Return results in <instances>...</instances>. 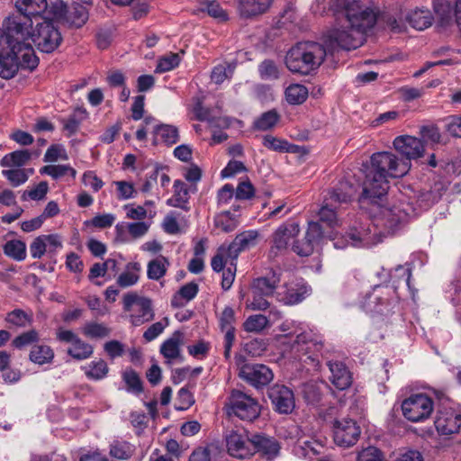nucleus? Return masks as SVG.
Masks as SVG:
<instances>
[{"label": "nucleus", "instance_id": "6e6d98bb", "mask_svg": "<svg viewBox=\"0 0 461 461\" xmlns=\"http://www.w3.org/2000/svg\"><path fill=\"white\" fill-rule=\"evenodd\" d=\"M5 321L15 327L24 328L32 322V318L24 311L15 309L6 315Z\"/></svg>", "mask_w": 461, "mask_h": 461}, {"label": "nucleus", "instance_id": "f3484780", "mask_svg": "<svg viewBox=\"0 0 461 461\" xmlns=\"http://www.w3.org/2000/svg\"><path fill=\"white\" fill-rule=\"evenodd\" d=\"M269 399L274 409L279 413L288 414L295 406L293 391L283 384H275L268 391Z\"/></svg>", "mask_w": 461, "mask_h": 461}, {"label": "nucleus", "instance_id": "7c9ffc66", "mask_svg": "<svg viewBox=\"0 0 461 461\" xmlns=\"http://www.w3.org/2000/svg\"><path fill=\"white\" fill-rule=\"evenodd\" d=\"M19 56L15 53L0 56V77L5 79L14 77L19 69Z\"/></svg>", "mask_w": 461, "mask_h": 461}, {"label": "nucleus", "instance_id": "f03ea898", "mask_svg": "<svg viewBox=\"0 0 461 461\" xmlns=\"http://www.w3.org/2000/svg\"><path fill=\"white\" fill-rule=\"evenodd\" d=\"M411 167L410 161L402 160L392 152L374 153L370 158V164L365 166L361 199L376 203L389 189L388 178L402 177L408 174Z\"/></svg>", "mask_w": 461, "mask_h": 461}, {"label": "nucleus", "instance_id": "4d7b16f0", "mask_svg": "<svg viewBox=\"0 0 461 461\" xmlns=\"http://www.w3.org/2000/svg\"><path fill=\"white\" fill-rule=\"evenodd\" d=\"M258 73L262 80H276L279 77L278 68L270 59H266L258 65Z\"/></svg>", "mask_w": 461, "mask_h": 461}, {"label": "nucleus", "instance_id": "0eeeda50", "mask_svg": "<svg viewBox=\"0 0 461 461\" xmlns=\"http://www.w3.org/2000/svg\"><path fill=\"white\" fill-rule=\"evenodd\" d=\"M31 41L45 53L53 52L62 41L61 33L50 20L36 17Z\"/></svg>", "mask_w": 461, "mask_h": 461}, {"label": "nucleus", "instance_id": "37998d69", "mask_svg": "<svg viewBox=\"0 0 461 461\" xmlns=\"http://www.w3.org/2000/svg\"><path fill=\"white\" fill-rule=\"evenodd\" d=\"M88 19V12L85 6L76 5L68 9L65 20L75 27L83 26Z\"/></svg>", "mask_w": 461, "mask_h": 461}, {"label": "nucleus", "instance_id": "8fccbe9b", "mask_svg": "<svg viewBox=\"0 0 461 461\" xmlns=\"http://www.w3.org/2000/svg\"><path fill=\"white\" fill-rule=\"evenodd\" d=\"M109 454L112 457L126 460L129 459L132 454L133 449L130 443L125 441H113L110 445Z\"/></svg>", "mask_w": 461, "mask_h": 461}, {"label": "nucleus", "instance_id": "f257e3e1", "mask_svg": "<svg viewBox=\"0 0 461 461\" xmlns=\"http://www.w3.org/2000/svg\"><path fill=\"white\" fill-rule=\"evenodd\" d=\"M330 8L336 15L337 25L326 35L329 50L361 46L366 32L376 23L374 9L358 0H332Z\"/></svg>", "mask_w": 461, "mask_h": 461}, {"label": "nucleus", "instance_id": "6ab92c4d", "mask_svg": "<svg viewBox=\"0 0 461 461\" xmlns=\"http://www.w3.org/2000/svg\"><path fill=\"white\" fill-rule=\"evenodd\" d=\"M281 282V274L276 270H269L264 276L255 278L250 289H256L265 295L276 296V288Z\"/></svg>", "mask_w": 461, "mask_h": 461}, {"label": "nucleus", "instance_id": "72a5a7b5", "mask_svg": "<svg viewBox=\"0 0 461 461\" xmlns=\"http://www.w3.org/2000/svg\"><path fill=\"white\" fill-rule=\"evenodd\" d=\"M198 293V285L195 283H188L183 285L173 296L171 304L173 307H183L186 303L193 300Z\"/></svg>", "mask_w": 461, "mask_h": 461}, {"label": "nucleus", "instance_id": "c756f323", "mask_svg": "<svg viewBox=\"0 0 461 461\" xmlns=\"http://www.w3.org/2000/svg\"><path fill=\"white\" fill-rule=\"evenodd\" d=\"M32 154L27 149L15 150L5 155L0 160L3 167H21L31 159Z\"/></svg>", "mask_w": 461, "mask_h": 461}, {"label": "nucleus", "instance_id": "680f3d73", "mask_svg": "<svg viewBox=\"0 0 461 461\" xmlns=\"http://www.w3.org/2000/svg\"><path fill=\"white\" fill-rule=\"evenodd\" d=\"M2 174L14 187H17L24 184L28 180V174L26 169H5L2 171Z\"/></svg>", "mask_w": 461, "mask_h": 461}, {"label": "nucleus", "instance_id": "a878e982", "mask_svg": "<svg viewBox=\"0 0 461 461\" xmlns=\"http://www.w3.org/2000/svg\"><path fill=\"white\" fill-rule=\"evenodd\" d=\"M17 11L24 15L36 20V17H41V14L48 8V0H17Z\"/></svg>", "mask_w": 461, "mask_h": 461}, {"label": "nucleus", "instance_id": "a18cd8bd", "mask_svg": "<svg viewBox=\"0 0 461 461\" xmlns=\"http://www.w3.org/2000/svg\"><path fill=\"white\" fill-rule=\"evenodd\" d=\"M67 352L77 360H84L93 355L94 348L90 344L86 343L82 339H78L68 348Z\"/></svg>", "mask_w": 461, "mask_h": 461}, {"label": "nucleus", "instance_id": "69168bd1", "mask_svg": "<svg viewBox=\"0 0 461 461\" xmlns=\"http://www.w3.org/2000/svg\"><path fill=\"white\" fill-rule=\"evenodd\" d=\"M48 190H49L48 183L45 181H42V182L39 183L36 186L32 188L31 190L24 191L22 195V199L23 200L31 199V200H34V201L42 200L46 196Z\"/></svg>", "mask_w": 461, "mask_h": 461}, {"label": "nucleus", "instance_id": "412c9836", "mask_svg": "<svg viewBox=\"0 0 461 461\" xmlns=\"http://www.w3.org/2000/svg\"><path fill=\"white\" fill-rule=\"evenodd\" d=\"M258 236L256 230H248L237 235L234 240L227 247L228 255L236 258L241 251L256 245Z\"/></svg>", "mask_w": 461, "mask_h": 461}, {"label": "nucleus", "instance_id": "09e8293b", "mask_svg": "<svg viewBox=\"0 0 461 461\" xmlns=\"http://www.w3.org/2000/svg\"><path fill=\"white\" fill-rule=\"evenodd\" d=\"M380 286H375L373 293L368 294L363 302V307L369 312H380V306L387 303V299L383 298L379 294Z\"/></svg>", "mask_w": 461, "mask_h": 461}, {"label": "nucleus", "instance_id": "9d476101", "mask_svg": "<svg viewBox=\"0 0 461 461\" xmlns=\"http://www.w3.org/2000/svg\"><path fill=\"white\" fill-rule=\"evenodd\" d=\"M311 293V288L302 279L285 282L276 292V298L285 305H294L303 302Z\"/></svg>", "mask_w": 461, "mask_h": 461}, {"label": "nucleus", "instance_id": "338daca9", "mask_svg": "<svg viewBox=\"0 0 461 461\" xmlns=\"http://www.w3.org/2000/svg\"><path fill=\"white\" fill-rule=\"evenodd\" d=\"M39 340V333L35 330L23 332L13 340V346L16 348H22Z\"/></svg>", "mask_w": 461, "mask_h": 461}, {"label": "nucleus", "instance_id": "dca6fc26", "mask_svg": "<svg viewBox=\"0 0 461 461\" xmlns=\"http://www.w3.org/2000/svg\"><path fill=\"white\" fill-rule=\"evenodd\" d=\"M393 148L403 156L402 160L417 159L423 157L425 152L424 143L421 140L410 136L402 135L393 140Z\"/></svg>", "mask_w": 461, "mask_h": 461}, {"label": "nucleus", "instance_id": "bf43d9fd", "mask_svg": "<svg viewBox=\"0 0 461 461\" xmlns=\"http://www.w3.org/2000/svg\"><path fill=\"white\" fill-rule=\"evenodd\" d=\"M110 329L101 323L90 322L83 328V333L92 339L105 338L110 335Z\"/></svg>", "mask_w": 461, "mask_h": 461}, {"label": "nucleus", "instance_id": "423d86ee", "mask_svg": "<svg viewBox=\"0 0 461 461\" xmlns=\"http://www.w3.org/2000/svg\"><path fill=\"white\" fill-rule=\"evenodd\" d=\"M226 409L229 416L247 421H253L260 415L258 400L237 389L230 392Z\"/></svg>", "mask_w": 461, "mask_h": 461}, {"label": "nucleus", "instance_id": "ea45409f", "mask_svg": "<svg viewBox=\"0 0 461 461\" xmlns=\"http://www.w3.org/2000/svg\"><path fill=\"white\" fill-rule=\"evenodd\" d=\"M124 229L128 230L130 235L133 239H139L148 232L149 225L144 221H136L129 223L121 222L115 226L117 235L121 236Z\"/></svg>", "mask_w": 461, "mask_h": 461}, {"label": "nucleus", "instance_id": "a19ab883", "mask_svg": "<svg viewBox=\"0 0 461 461\" xmlns=\"http://www.w3.org/2000/svg\"><path fill=\"white\" fill-rule=\"evenodd\" d=\"M270 326L269 319L263 314L249 316L243 322V329L247 332L260 333Z\"/></svg>", "mask_w": 461, "mask_h": 461}, {"label": "nucleus", "instance_id": "4468645a", "mask_svg": "<svg viewBox=\"0 0 461 461\" xmlns=\"http://www.w3.org/2000/svg\"><path fill=\"white\" fill-rule=\"evenodd\" d=\"M360 433V427L351 419H342L335 421L334 441L338 446L349 447L355 445Z\"/></svg>", "mask_w": 461, "mask_h": 461}, {"label": "nucleus", "instance_id": "393cba45", "mask_svg": "<svg viewBox=\"0 0 461 461\" xmlns=\"http://www.w3.org/2000/svg\"><path fill=\"white\" fill-rule=\"evenodd\" d=\"M253 454L255 452H261L267 458L276 456L280 449L278 442L269 437L262 434L252 436Z\"/></svg>", "mask_w": 461, "mask_h": 461}, {"label": "nucleus", "instance_id": "5701e85b", "mask_svg": "<svg viewBox=\"0 0 461 461\" xmlns=\"http://www.w3.org/2000/svg\"><path fill=\"white\" fill-rule=\"evenodd\" d=\"M182 344L183 334L180 331H175L170 338L161 344L160 353L167 359V363L181 357Z\"/></svg>", "mask_w": 461, "mask_h": 461}, {"label": "nucleus", "instance_id": "a211bd4d", "mask_svg": "<svg viewBox=\"0 0 461 461\" xmlns=\"http://www.w3.org/2000/svg\"><path fill=\"white\" fill-rule=\"evenodd\" d=\"M323 339L321 334L313 330H303L297 334L293 348L296 351L307 354L319 352L322 349Z\"/></svg>", "mask_w": 461, "mask_h": 461}, {"label": "nucleus", "instance_id": "4be33fe9", "mask_svg": "<svg viewBox=\"0 0 461 461\" xmlns=\"http://www.w3.org/2000/svg\"><path fill=\"white\" fill-rule=\"evenodd\" d=\"M331 373L330 381L339 390H344L351 384V374L347 366L339 361L328 363Z\"/></svg>", "mask_w": 461, "mask_h": 461}, {"label": "nucleus", "instance_id": "ddd939ff", "mask_svg": "<svg viewBox=\"0 0 461 461\" xmlns=\"http://www.w3.org/2000/svg\"><path fill=\"white\" fill-rule=\"evenodd\" d=\"M228 453L236 458L244 459L253 455L252 438L245 432L231 430L225 436Z\"/></svg>", "mask_w": 461, "mask_h": 461}, {"label": "nucleus", "instance_id": "0e129e2a", "mask_svg": "<svg viewBox=\"0 0 461 461\" xmlns=\"http://www.w3.org/2000/svg\"><path fill=\"white\" fill-rule=\"evenodd\" d=\"M77 113L86 115V111L78 109L73 114H71L68 119L62 120L63 128L66 131H68V135L75 134L77 131L79 125L82 122L83 118L78 116Z\"/></svg>", "mask_w": 461, "mask_h": 461}, {"label": "nucleus", "instance_id": "cd10ccee", "mask_svg": "<svg viewBox=\"0 0 461 461\" xmlns=\"http://www.w3.org/2000/svg\"><path fill=\"white\" fill-rule=\"evenodd\" d=\"M140 264L138 262L129 263L125 270L119 275L116 284L121 288H128L136 285L140 279Z\"/></svg>", "mask_w": 461, "mask_h": 461}, {"label": "nucleus", "instance_id": "4c0bfd02", "mask_svg": "<svg viewBox=\"0 0 461 461\" xmlns=\"http://www.w3.org/2000/svg\"><path fill=\"white\" fill-rule=\"evenodd\" d=\"M54 357V352L47 345H35L31 349L29 358L32 362L38 365L50 363Z\"/></svg>", "mask_w": 461, "mask_h": 461}, {"label": "nucleus", "instance_id": "2eb2a0df", "mask_svg": "<svg viewBox=\"0 0 461 461\" xmlns=\"http://www.w3.org/2000/svg\"><path fill=\"white\" fill-rule=\"evenodd\" d=\"M434 423L439 434L458 433L461 428V412L453 408H442L438 411Z\"/></svg>", "mask_w": 461, "mask_h": 461}, {"label": "nucleus", "instance_id": "49530a36", "mask_svg": "<svg viewBox=\"0 0 461 461\" xmlns=\"http://www.w3.org/2000/svg\"><path fill=\"white\" fill-rule=\"evenodd\" d=\"M268 295L251 289V296L247 300V308L252 311H266L270 309L271 303L267 300Z\"/></svg>", "mask_w": 461, "mask_h": 461}, {"label": "nucleus", "instance_id": "f8f14e48", "mask_svg": "<svg viewBox=\"0 0 461 461\" xmlns=\"http://www.w3.org/2000/svg\"><path fill=\"white\" fill-rule=\"evenodd\" d=\"M239 376L250 385L260 388L268 384L274 378L272 370L262 364H243Z\"/></svg>", "mask_w": 461, "mask_h": 461}, {"label": "nucleus", "instance_id": "9b49d317", "mask_svg": "<svg viewBox=\"0 0 461 461\" xmlns=\"http://www.w3.org/2000/svg\"><path fill=\"white\" fill-rule=\"evenodd\" d=\"M406 216L407 213L398 206L380 207L374 217L373 224L384 230L385 233L391 234L405 221Z\"/></svg>", "mask_w": 461, "mask_h": 461}, {"label": "nucleus", "instance_id": "7ed1b4c3", "mask_svg": "<svg viewBox=\"0 0 461 461\" xmlns=\"http://www.w3.org/2000/svg\"><path fill=\"white\" fill-rule=\"evenodd\" d=\"M326 55L327 50L318 42H299L287 52L285 64L293 73L309 75L321 65Z\"/></svg>", "mask_w": 461, "mask_h": 461}, {"label": "nucleus", "instance_id": "aec40b11", "mask_svg": "<svg viewBox=\"0 0 461 461\" xmlns=\"http://www.w3.org/2000/svg\"><path fill=\"white\" fill-rule=\"evenodd\" d=\"M300 231L297 223L282 224L273 234V246L271 252L283 251L287 249V246L292 239L298 235Z\"/></svg>", "mask_w": 461, "mask_h": 461}, {"label": "nucleus", "instance_id": "e2e57ef3", "mask_svg": "<svg viewBox=\"0 0 461 461\" xmlns=\"http://www.w3.org/2000/svg\"><path fill=\"white\" fill-rule=\"evenodd\" d=\"M169 325V320L167 317H165L163 320L157 321L150 325L143 333V339L147 342H150L154 340L157 337H158L164 330Z\"/></svg>", "mask_w": 461, "mask_h": 461}, {"label": "nucleus", "instance_id": "b1692460", "mask_svg": "<svg viewBox=\"0 0 461 461\" xmlns=\"http://www.w3.org/2000/svg\"><path fill=\"white\" fill-rule=\"evenodd\" d=\"M371 243L369 238V230H357L356 229L351 230L349 233L347 234V238H335L333 245L336 249H344L350 244L354 247L358 246H368Z\"/></svg>", "mask_w": 461, "mask_h": 461}, {"label": "nucleus", "instance_id": "052dcab7", "mask_svg": "<svg viewBox=\"0 0 461 461\" xmlns=\"http://www.w3.org/2000/svg\"><path fill=\"white\" fill-rule=\"evenodd\" d=\"M123 381L127 385V390L134 393L142 392V383L139 375L132 369L126 370L122 375Z\"/></svg>", "mask_w": 461, "mask_h": 461}, {"label": "nucleus", "instance_id": "f704fd0d", "mask_svg": "<svg viewBox=\"0 0 461 461\" xmlns=\"http://www.w3.org/2000/svg\"><path fill=\"white\" fill-rule=\"evenodd\" d=\"M5 255L15 261H23L26 258V244L20 240H11L3 246Z\"/></svg>", "mask_w": 461, "mask_h": 461}, {"label": "nucleus", "instance_id": "473e14b6", "mask_svg": "<svg viewBox=\"0 0 461 461\" xmlns=\"http://www.w3.org/2000/svg\"><path fill=\"white\" fill-rule=\"evenodd\" d=\"M14 53L16 56H19V68L22 67L32 70L39 64V59L30 42H26L24 47L15 48Z\"/></svg>", "mask_w": 461, "mask_h": 461}, {"label": "nucleus", "instance_id": "e433bc0d", "mask_svg": "<svg viewBox=\"0 0 461 461\" xmlns=\"http://www.w3.org/2000/svg\"><path fill=\"white\" fill-rule=\"evenodd\" d=\"M407 20L411 27L421 31L431 25L432 15L427 9H417L407 15Z\"/></svg>", "mask_w": 461, "mask_h": 461}, {"label": "nucleus", "instance_id": "2f4dec72", "mask_svg": "<svg viewBox=\"0 0 461 461\" xmlns=\"http://www.w3.org/2000/svg\"><path fill=\"white\" fill-rule=\"evenodd\" d=\"M168 259L164 256H158L150 260L147 266V276L150 280H159L162 278L169 267Z\"/></svg>", "mask_w": 461, "mask_h": 461}, {"label": "nucleus", "instance_id": "5fc2aeb1", "mask_svg": "<svg viewBox=\"0 0 461 461\" xmlns=\"http://www.w3.org/2000/svg\"><path fill=\"white\" fill-rule=\"evenodd\" d=\"M279 120V115L274 110L264 113L254 122V128L258 131L272 129Z\"/></svg>", "mask_w": 461, "mask_h": 461}, {"label": "nucleus", "instance_id": "c9c22d12", "mask_svg": "<svg viewBox=\"0 0 461 461\" xmlns=\"http://www.w3.org/2000/svg\"><path fill=\"white\" fill-rule=\"evenodd\" d=\"M82 370L88 379L98 381L106 377L109 367L104 359H98L82 366Z\"/></svg>", "mask_w": 461, "mask_h": 461}, {"label": "nucleus", "instance_id": "58836bf2", "mask_svg": "<svg viewBox=\"0 0 461 461\" xmlns=\"http://www.w3.org/2000/svg\"><path fill=\"white\" fill-rule=\"evenodd\" d=\"M154 134L157 138H160L161 140L167 145H173L178 142L179 134L178 130L176 126L169 124H160L154 128Z\"/></svg>", "mask_w": 461, "mask_h": 461}, {"label": "nucleus", "instance_id": "c03bdc74", "mask_svg": "<svg viewBox=\"0 0 461 461\" xmlns=\"http://www.w3.org/2000/svg\"><path fill=\"white\" fill-rule=\"evenodd\" d=\"M308 96L307 88L300 84H293L285 89V99L291 104H303Z\"/></svg>", "mask_w": 461, "mask_h": 461}, {"label": "nucleus", "instance_id": "3c124183", "mask_svg": "<svg viewBox=\"0 0 461 461\" xmlns=\"http://www.w3.org/2000/svg\"><path fill=\"white\" fill-rule=\"evenodd\" d=\"M272 0H241L243 11L248 15H256L266 12L270 6Z\"/></svg>", "mask_w": 461, "mask_h": 461}, {"label": "nucleus", "instance_id": "de8ad7c7", "mask_svg": "<svg viewBox=\"0 0 461 461\" xmlns=\"http://www.w3.org/2000/svg\"><path fill=\"white\" fill-rule=\"evenodd\" d=\"M41 174H45L54 179L70 175L72 178L76 177L77 171L68 165H48L41 168Z\"/></svg>", "mask_w": 461, "mask_h": 461}, {"label": "nucleus", "instance_id": "bb28decb", "mask_svg": "<svg viewBox=\"0 0 461 461\" xmlns=\"http://www.w3.org/2000/svg\"><path fill=\"white\" fill-rule=\"evenodd\" d=\"M188 200L189 193L186 185L180 180H176L174 182V194L167 201V204L188 211Z\"/></svg>", "mask_w": 461, "mask_h": 461}, {"label": "nucleus", "instance_id": "603ef678", "mask_svg": "<svg viewBox=\"0 0 461 461\" xmlns=\"http://www.w3.org/2000/svg\"><path fill=\"white\" fill-rule=\"evenodd\" d=\"M109 271H113L114 274L117 272V261L115 259L108 258L104 263L94 264L90 269L89 279L104 276Z\"/></svg>", "mask_w": 461, "mask_h": 461}, {"label": "nucleus", "instance_id": "864d4df0", "mask_svg": "<svg viewBox=\"0 0 461 461\" xmlns=\"http://www.w3.org/2000/svg\"><path fill=\"white\" fill-rule=\"evenodd\" d=\"M180 56L177 53H168L161 57L158 60L157 67L155 68L156 73H165L176 68L180 63Z\"/></svg>", "mask_w": 461, "mask_h": 461}, {"label": "nucleus", "instance_id": "6e6552de", "mask_svg": "<svg viewBox=\"0 0 461 461\" xmlns=\"http://www.w3.org/2000/svg\"><path fill=\"white\" fill-rule=\"evenodd\" d=\"M36 20L19 12L7 16L3 22V28L8 32L16 48L24 47L32 39Z\"/></svg>", "mask_w": 461, "mask_h": 461}, {"label": "nucleus", "instance_id": "79ce46f5", "mask_svg": "<svg viewBox=\"0 0 461 461\" xmlns=\"http://www.w3.org/2000/svg\"><path fill=\"white\" fill-rule=\"evenodd\" d=\"M239 215L230 211H224L214 218L215 226L224 232L234 230L239 225Z\"/></svg>", "mask_w": 461, "mask_h": 461}, {"label": "nucleus", "instance_id": "20e7f679", "mask_svg": "<svg viewBox=\"0 0 461 461\" xmlns=\"http://www.w3.org/2000/svg\"><path fill=\"white\" fill-rule=\"evenodd\" d=\"M353 194V187L348 184H341L338 188L330 191L318 212L320 221L330 227L336 226L339 221L337 210L341 204L349 203Z\"/></svg>", "mask_w": 461, "mask_h": 461}, {"label": "nucleus", "instance_id": "39448f33", "mask_svg": "<svg viewBox=\"0 0 461 461\" xmlns=\"http://www.w3.org/2000/svg\"><path fill=\"white\" fill-rule=\"evenodd\" d=\"M122 304L124 312H129V321L134 327L149 322L155 317L152 301L134 292L123 295Z\"/></svg>", "mask_w": 461, "mask_h": 461}, {"label": "nucleus", "instance_id": "c85d7f7f", "mask_svg": "<svg viewBox=\"0 0 461 461\" xmlns=\"http://www.w3.org/2000/svg\"><path fill=\"white\" fill-rule=\"evenodd\" d=\"M434 11L437 16V23L441 28H447L454 23L453 9L451 5L443 0H438L434 4Z\"/></svg>", "mask_w": 461, "mask_h": 461}, {"label": "nucleus", "instance_id": "774afa93", "mask_svg": "<svg viewBox=\"0 0 461 461\" xmlns=\"http://www.w3.org/2000/svg\"><path fill=\"white\" fill-rule=\"evenodd\" d=\"M357 461H386L383 453L375 447L362 449L357 455Z\"/></svg>", "mask_w": 461, "mask_h": 461}, {"label": "nucleus", "instance_id": "13d9d810", "mask_svg": "<svg viewBox=\"0 0 461 461\" xmlns=\"http://www.w3.org/2000/svg\"><path fill=\"white\" fill-rule=\"evenodd\" d=\"M235 65L220 64L213 68L211 78L215 84H221L225 79L232 77Z\"/></svg>", "mask_w": 461, "mask_h": 461}, {"label": "nucleus", "instance_id": "1a4fd4ad", "mask_svg": "<svg viewBox=\"0 0 461 461\" xmlns=\"http://www.w3.org/2000/svg\"><path fill=\"white\" fill-rule=\"evenodd\" d=\"M434 403L425 393H415L402 402L403 416L412 421L419 422L428 419L432 413Z\"/></svg>", "mask_w": 461, "mask_h": 461}]
</instances>
